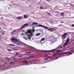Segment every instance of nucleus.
Returning a JSON list of instances; mask_svg holds the SVG:
<instances>
[{"mask_svg":"<svg viewBox=\"0 0 74 74\" xmlns=\"http://www.w3.org/2000/svg\"><path fill=\"white\" fill-rule=\"evenodd\" d=\"M11 40L13 43H15L16 44L18 42V40L17 39H16L14 38H11Z\"/></svg>","mask_w":74,"mask_h":74,"instance_id":"obj_1","label":"nucleus"},{"mask_svg":"<svg viewBox=\"0 0 74 74\" xmlns=\"http://www.w3.org/2000/svg\"><path fill=\"white\" fill-rule=\"evenodd\" d=\"M16 44V45H18L20 46V45H22L23 44V43L21 41H19V40H18V41Z\"/></svg>","mask_w":74,"mask_h":74,"instance_id":"obj_2","label":"nucleus"},{"mask_svg":"<svg viewBox=\"0 0 74 74\" xmlns=\"http://www.w3.org/2000/svg\"><path fill=\"white\" fill-rule=\"evenodd\" d=\"M38 27H44V28H45V29H49L48 27H47L45 26H43L42 25H39L38 26Z\"/></svg>","mask_w":74,"mask_h":74,"instance_id":"obj_3","label":"nucleus"},{"mask_svg":"<svg viewBox=\"0 0 74 74\" xmlns=\"http://www.w3.org/2000/svg\"><path fill=\"white\" fill-rule=\"evenodd\" d=\"M67 36V34L66 32L63 35V37L64 39H66Z\"/></svg>","mask_w":74,"mask_h":74,"instance_id":"obj_4","label":"nucleus"},{"mask_svg":"<svg viewBox=\"0 0 74 74\" xmlns=\"http://www.w3.org/2000/svg\"><path fill=\"white\" fill-rule=\"evenodd\" d=\"M69 42V39L68 38L67 40L66 41V42L64 43L63 47H64L66 45H67L68 43Z\"/></svg>","mask_w":74,"mask_h":74,"instance_id":"obj_5","label":"nucleus"},{"mask_svg":"<svg viewBox=\"0 0 74 74\" xmlns=\"http://www.w3.org/2000/svg\"><path fill=\"white\" fill-rule=\"evenodd\" d=\"M16 31L14 30L11 32V34L12 36H14V35L16 34Z\"/></svg>","mask_w":74,"mask_h":74,"instance_id":"obj_6","label":"nucleus"},{"mask_svg":"<svg viewBox=\"0 0 74 74\" xmlns=\"http://www.w3.org/2000/svg\"><path fill=\"white\" fill-rule=\"evenodd\" d=\"M28 25H29V24L28 23H26L24 24L21 28V30H22V29H24V28H25V26H27Z\"/></svg>","mask_w":74,"mask_h":74,"instance_id":"obj_7","label":"nucleus"},{"mask_svg":"<svg viewBox=\"0 0 74 74\" xmlns=\"http://www.w3.org/2000/svg\"><path fill=\"white\" fill-rule=\"evenodd\" d=\"M32 30L31 29H28L27 32V33L26 34L27 36V34H28V33H32Z\"/></svg>","mask_w":74,"mask_h":74,"instance_id":"obj_8","label":"nucleus"},{"mask_svg":"<svg viewBox=\"0 0 74 74\" xmlns=\"http://www.w3.org/2000/svg\"><path fill=\"white\" fill-rule=\"evenodd\" d=\"M38 24L36 23H33L32 24V26H35L36 25H38Z\"/></svg>","mask_w":74,"mask_h":74,"instance_id":"obj_9","label":"nucleus"},{"mask_svg":"<svg viewBox=\"0 0 74 74\" xmlns=\"http://www.w3.org/2000/svg\"><path fill=\"white\" fill-rule=\"evenodd\" d=\"M49 30L50 31H55L56 30V29L55 28H50L49 29Z\"/></svg>","mask_w":74,"mask_h":74,"instance_id":"obj_10","label":"nucleus"},{"mask_svg":"<svg viewBox=\"0 0 74 74\" xmlns=\"http://www.w3.org/2000/svg\"><path fill=\"white\" fill-rule=\"evenodd\" d=\"M17 19H22V16H20L16 18Z\"/></svg>","mask_w":74,"mask_h":74,"instance_id":"obj_11","label":"nucleus"},{"mask_svg":"<svg viewBox=\"0 0 74 74\" xmlns=\"http://www.w3.org/2000/svg\"><path fill=\"white\" fill-rule=\"evenodd\" d=\"M56 51V49H53L50 51H48V52H54V51Z\"/></svg>","mask_w":74,"mask_h":74,"instance_id":"obj_12","label":"nucleus"},{"mask_svg":"<svg viewBox=\"0 0 74 74\" xmlns=\"http://www.w3.org/2000/svg\"><path fill=\"white\" fill-rule=\"evenodd\" d=\"M67 53V54H69V55H71V54H73V53H70V52L68 51L65 53Z\"/></svg>","mask_w":74,"mask_h":74,"instance_id":"obj_13","label":"nucleus"},{"mask_svg":"<svg viewBox=\"0 0 74 74\" xmlns=\"http://www.w3.org/2000/svg\"><path fill=\"white\" fill-rule=\"evenodd\" d=\"M62 46H60L58 47V49H60L62 48Z\"/></svg>","mask_w":74,"mask_h":74,"instance_id":"obj_14","label":"nucleus"},{"mask_svg":"<svg viewBox=\"0 0 74 74\" xmlns=\"http://www.w3.org/2000/svg\"><path fill=\"white\" fill-rule=\"evenodd\" d=\"M24 18H28V16H26V15H24Z\"/></svg>","mask_w":74,"mask_h":74,"instance_id":"obj_15","label":"nucleus"},{"mask_svg":"<svg viewBox=\"0 0 74 74\" xmlns=\"http://www.w3.org/2000/svg\"><path fill=\"white\" fill-rule=\"evenodd\" d=\"M61 16H64V13H63V12H62L61 13Z\"/></svg>","mask_w":74,"mask_h":74,"instance_id":"obj_16","label":"nucleus"},{"mask_svg":"<svg viewBox=\"0 0 74 74\" xmlns=\"http://www.w3.org/2000/svg\"><path fill=\"white\" fill-rule=\"evenodd\" d=\"M41 35V34L40 33H38L36 34V36H40Z\"/></svg>","mask_w":74,"mask_h":74,"instance_id":"obj_17","label":"nucleus"},{"mask_svg":"<svg viewBox=\"0 0 74 74\" xmlns=\"http://www.w3.org/2000/svg\"><path fill=\"white\" fill-rule=\"evenodd\" d=\"M58 53H55V54H53V56H55V55H57L58 54Z\"/></svg>","mask_w":74,"mask_h":74,"instance_id":"obj_18","label":"nucleus"},{"mask_svg":"<svg viewBox=\"0 0 74 74\" xmlns=\"http://www.w3.org/2000/svg\"><path fill=\"white\" fill-rule=\"evenodd\" d=\"M44 40H45V38H43L40 40V42H41V41H44Z\"/></svg>","mask_w":74,"mask_h":74,"instance_id":"obj_19","label":"nucleus"},{"mask_svg":"<svg viewBox=\"0 0 74 74\" xmlns=\"http://www.w3.org/2000/svg\"><path fill=\"white\" fill-rule=\"evenodd\" d=\"M2 32V29H1V28L0 27V33H1Z\"/></svg>","mask_w":74,"mask_h":74,"instance_id":"obj_20","label":"nucleus"},{"mask_svg":"<svg viewBox=\"0 0 74 74\" xmlns=\"http://www.w3.org/2000/svg\"><path fill=\"white\" fill-rule=\"evenodd\" d=\"M61 51H62V50H57L56 51V52H60Z\"/></svg>","mask_w":74,"mask_h":74,"instance_id":"obj_21","label":"nucleus"},{"mask_svg":"<svg viewBox=\"0 0 74 74\" xmlns=\"http://www.w3.org/2000/svg\"><path fill=\"white\" fill-rule=\"evenodd\" d=\"M30 34L31 35V37H32V36H33V33H32V32H31L30 33Z\"/></svg>","mask_w":74,"mask_h":74,"instance_id":"obj_22","label":"nucleus"},{"mask_svg":"<svg viewBox=\"0 0 74 74\" xmlns=\"http://www.w3.org/2000/svg\"><path fill=\"white\" fill-rule=\"evenodd\" d=\"M48 15H50V16H52V15H51V14H50V13L49 12H48L47 13Z\"/></svg>","mask_w":74,"mask_h":74,"instance_id":"obj_23","label":"nucleus"},{"mask_svg":"<svg viewBox=\"0 0 74 74\" xmlns=\"http://www.w3.org/2000/svg\"><path fill=\"white\" fill-rule=\"evenodd\" d=\"M40 9H44V8H43V7L42 6H40Z\"/></svg>","mask_w":74,"mask_h":74,"instance_id":"obj_24","label":"nucleus"},{"mask_svg":"<svg viewBox=\"0 0 74 74\" xmlns=\"http://www.w3.org/2000/svg\"><path fill=\"white\" fill-rule=\"evenodd\" d=\"M28 37H29V38H29V39H30V35L29 34V35H28Z\"/></svg>","mask_w":74,"mask_h":74,"instance_id":"obj_25","label":"nucleus"},{"mask_svg":"<svg viewBox=\"0 0 74 74\" xmlns=\"http://www.w3.org/2000/svg\"><path fill=\"white\" fill-rule=\"evenodd\" d=\"M10 46H13L14 47H15V45L12 44H10Z\"/></svg>","mask_w":74,"mask_h":74,"instance_id":"obj_26","label":"nucleus"},{"mask_svg":"<svg viewBox=\"0 0 74 74\" xmlns=\"http://www.w3.org/2000/svg\"><path fill=\"white\" fill-rule=\"evenodd\" d=\"M55 13H60L59 12H58V11H57L55 12Z\"/></svg>","mask_w":74,"mask_h":74,"instance_id":"obj_27","label":"nucleus"},{"mask_svg":"<svg viewBox=\"0 0 74 74\" xmlns=\"http://www.w3.org/2000/svg\"><path fill=\"white\" fill-rule=\"evenodd\" d=\"M27 62H28V61H24V62L25 63H27Z\"/></svg>","mask_w":74,"mask_h":74,"instance_id":"obj_28","label":"nucleus"},{"mask_svg":"<svg viewBox=\"0 0 74 74\" xmlns=\"http://www.w3.org/2000/svg\"><path fill=\"white\" fill-rule=\"evenodd\" d=\"M32 32H35V30H34V28H32Z\"/></svg>","mask_w":74,"mask_h":74,"instance_id":"obj_29","label":"nucleus"},{"mask_svg":"<svg viewBox=\"0 0 74 74\" xmlns=\"http://www.w3.org/2000/svg\"><path fill=\"white\" fill-rule=\"evenodd\" d=\"M14 63V62H10V64H13Z\"/></svg>","mask_w":74,"mask_h":74,"instance_id":"obj_30","label":"nucleus"},{"mask_svg":"<svg viewBox=\"0 0 74 74\" xmlns=\"http://www.w3.org/2000/svg\"><path fill=\"white\" fill-rule=\"evenodd\" d=\"M22 32H23V33H25V34L26 33H25V31H24L23 30H22Z\"/></svg>","mask_w":74,"mask_h":74,"instance_id":"obj_31","label":"nucleus"},{"mask_svg":"<svg viewBox=\"0 0 74 74\" xmlns=\"http://www.w3.org/2000/svg\"><path fill=\"white\" fill-rule=\"evenodd\" d=\"M19 53H16L15 55V56H16V55H18V54H19Z\"/></svg>","mask_w":74,"mask_h":74,"instance_id":"obj_32","label":"nucleus"},{"mask_svg":"<svg viewBox=\"0 0 74 74\" xmlns=\"http://www.w3.org/2000/svg\"><path fill=\"white\" fill-rule=\"evenodd\" d=\"M8 51H12V50H11V49H8Z\"/></svg>","mask_w":74,"mask_h":74,"instance_id":"obj_33","label":"nucleus"},{"mask_svg":"<svg viewBox=\"0 0 74 74\" xmlns=\"http://www.w3.org/2000/svg\"><path fill=\"white\" fill-rule=\"evenodd\" d=\"M4 32H3V34H2V35H4Z\"/></svg>","mask_w":74,"mask_h":74,"instance_id":"obj_34","label":"nucleus"},{"mask_svg":"<svg viewBox=\"0 0 74 74\" xmlns=\"http://www.w3.org/2000/svg\"><path fill=\"white\" fill-rule=\"evenodd\" d=\"M44 9H47V7H46V8H44Z\"/></svg>","mask_w":74,"mask_h":74,"instance_id":"obj_35","label":"nucleus"},{"mask_svg":"<svg viewBox=\"0 0 74 74\" xmlns=\"http://www.w3.org/2000/svg\"><path fill=\"white\" fill-rule=\"evenodd\" d=\"M72 27H74V25L73 24L72 26Z\"/></svg>","mask_w":74,"mask_h":74,"instance_id":"obj_36","label":"nucleus"},{"mask_svg":"<svg viewBox=\"0 0 74 74\" xmlns=\"http://www.w3.org/2000/svg\"><path fill=\"white\" fill-rule=\"evenodd\" d=\"M47 1H51L50 0H47Z\"/></svg>","mask_w":74,"mask_h":74,"instance_id":"obj_37","label":"nucleus"},{"mask_svg":"<svg viewBox=\"0 0 74 74\" xmlns=\"http://www.w3.org/2000/svg\"><path fill=\"white\" fill-rule=\"evenodd\" d=\"M22 36H23V35H24V34H23V33L22 34Z\"/></svg>","mask_w":74,"mask_h":74,"instance_id":"obj_38","label":"nucleus"},{"mask_svg":"<svg viewBox=\"0 0 74 74\" xmlns=\"http://www.w3.org/2000/svg\"><path fill=\"white\" fill-rule=\"evenodd\" d=\"M30 58V57H29L28 58V60H29V59H29Z\"/></svg>","mask_w":74,"mask_h":74,"instance_id":"obj_39","label":"nucleus"},{"mask_svg":"<svg viewBox=\"0 0 74 74\" xmlns=\"http://www.w3.org/2000/svg\"><path fill=\"white\" fill-rule=\"evenodd\" d=\"M45 60H48V59H47V58H45Z\"/></svg>","mask_w":74,"mask_h":74,"instance_id":"obj_40","label":"nucleus"},{"mask_svg":"<svg viewBox=\"0 0 74 74\" xmlns=\"http://www.w3.org/2000/svg\"><path fill=\"white\" fill-rule=\"evenodd\" d=\"M28 53H30L31 52H28Z\"/></svg>","mask_w":74,"mask_h":74,"instance_id":"obj_41","label":"nucleus"},{"mask_svg":"<svg viewBox=\"0 0 74 74\" xmlns=\"http://www.w3.org/2000/svg\"><path fill=\"white\" fill-rule=\"evenodd\" d=\"M1 18L2 19H3V18H4V17H2Z\"/></svg>","mask_w":74,"mask_h":74,"instance_id":"obj_42","label":"nucleus"},{"mask_svg":"<svg viewBox=\"0 0 74 74\" xmlns=\"http://www.w3.org/2000/svg\"><path fill=\"white\" fill-rule=\"evenodd\" d=\"M61 23H64V22H61Z\"/></svg>","mask_w":74,"mask_h":74,"instance_id":"obj_43","label":"nucleus"},{"mask_svg":"<svg viewBox=\"0 0 74 74\" xmlns=\"http://www.w3.org/2000/svg\"><path fill=\"white\" fill-rule=\"evenodd\" d=\"M58 57H57V58H56V59H58Z\"/></svg>","mask_w":74,"mask_h":74,"instance_id":"obj_44","label":"nucleus"},{"mask_svg":"<svg viewBox=\"0 0 74 74\" xmlns=\"http://www.w3.org/2000/svg\"><path fill=\"white\" fill-rule=\"evenodd\" d=\"M45 55H46V56H48V55H47V54H46Z\"/></svg>","mask_w":74,"mask_h":74,"instance_id":"obj_45","label":"nucleus"},{"mask_svg":"<svg viewBox=\"0 0 74 74\" xmlns=\"http://www.w3.org/2000/svg\"><path fill=\"white\" fill-rule=\"evenodd\" d=\"M9 5H10L11 6V5L10 4H9Z\"/></svg>","mask_w":74,"mask_h":74,"instance_id":"obj_46","label":"nucleus"},{"mask_svg":"<svg viewBox=\"0 0 74 74\" xmlns=\"http://www.w3.org/2000/svg\"><path fill=\"white\" fill-rule=\"evenodd\" d=\"M26 40H27V38H26Z\"/></svg>","mask_w":74,"mask_h":74,"instance_id":"obj_47","label":"nucleus"},{"mask_svg":"<svg viewBox=\"0 0 74 74\" xmlns=\"http://www.w3.org/2000/svg\"><path fill=\"white\" fill-rule=\"evenodd\" d=\"M34 64H36V63H34Z\"/></svg>","mask_w":74,"mask_h":74,"instance_id":"obj_48","label":"nucleus"},{"mask_svg":"<svg viewBox=\"0 0 74 74\" xmlns=\"http://www.w3.org/2000/svg\"><path fill=\"white\" fill-rule=\"evenodd\" d=\"M68 55H69V54H68Z\"/></svg>","mask_w":74,"mask_h":74,"instance_id":"obj_49","label":"nucleus"},{"mask_svg":"<svg viewBox=\"0 0 74 74\" xmlns=\"http://www.w3.org/2000/svg\"><path fill=\"white\" fill-rule=\"evenodd\" d=\"M72 51H73V50H72Z\"/></svg>","mask_w":74,"mask_h":74,"instance_id":"obj_50","label":"nucleus"}]
</instances>
